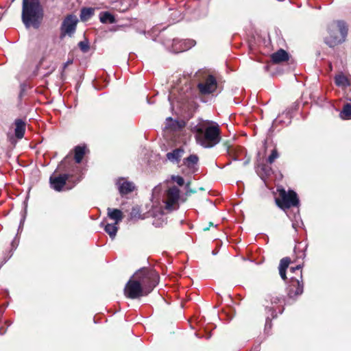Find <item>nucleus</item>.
Listing matches in <instances>:
<instances>
[{
  "label": "nucleus",
  "mask_w": 351,
  "mask_h": 351,
  "mask_svg": "<svg viewBox=\"0 0 351 351\" xmlns=\"http://www.w3.org/2000/svg\"><path fill=\"white\" fill-rule=\"evenodd\" d=\"M183 127V123L177 120H174L171 117L166 119L165 129H169L172 131H176L181 129Z\"/></svg>",
  "instance_id": "nucleus-16"
},
{
  "label": "nucleus",
  "mask_w": 351,
  "mask_h": 351,
  "mask_svg": "<svg viewBox=\"0 0 351 351\" xmlns=\"http://www.w3.org/2000/svg\"><path fill=\"white\" fill-rule=\"evenodd\" d=\"M171 180L176 182L179 186H183L184 184V180L182 177L180 176H171Z\"/></svg>",
  "instance_id": "nucleus-31"
},
{
  "label": "nucleus",
  "mask_w": 351,
  "mask_h": 351,
  "mask_svg": "<svg viewBox=\"0 0 351 351\" xmlns=\"http://www.w3.org/2000/svg\"><path fill=\"white\" fill-rule=\"evenodd\" d=\"M130 217L132 219H139L141 217V212L138 207H134L132 208L131 213H130Z\"/></svg>",
  "instance_id": "nucleus-29"
},
{
  "label": "nucleus",
  "mask_w": 351,
  "mask_h": 351,
  "mask_svg": "<svg viewBox=\"0 0 351 351\" xmlns=\"http://www.w3.org/2000/svg\"><path fill=\"white\" fill-rule=\"evenodd\" d=\"M159 281L158 274L152 269L143 268L136 272L124 288L125 295L130 299H137L148 295Z\"/></svg>",
  "instance_id": "nucleus-1"
},
{
  "label": "nucleus",
  "mask_w": 351,
  "mask_h": 351,
  "mask_svg": "<svg viewBox=\"0 0 351 351\" xmlns=\"http://www.w3.org/2000/svg\"><path fill=\"white\" fill-rule=\"evenodd\" d=\"M183 152L184 151L182 149H176L171 152H168L167 154V158L171 162H178L182 157Z\"/></svg>",
  "instance_id": "nucleus-20"
},
{
  "label": "nucleus",
  "mask_w": 351,
  "mask_h": 351,
  "mask_svg": "<svg viewBox=\"0 0 351 351\" xmlns=\"http://www.w3.org/2000/svg\"><path fill=\"white\" fill-rule=\"evenodd\" d=\"M43 8L40 0H23L21 19L25 27L38 29L43 18Z\"/></svg>",
  "instance_id": "nucleus-2"
},
{
  "label": "nucleus",
  "mask_w": 351,
  "mask_h": 351,
  "mask_svg": "<svg viewBox=\"0 0 351 351\" xmlns=\"http://www.w3.org/2000/svg\"><path fill=\"white\" fill-rule=\"evenodd\" d=\"M282 300V297H278V296L274 297L271 299V303L272 304H278L279 302H281Z\"/></svg>",
  "instance_id": "nucleus-37"
},
{
  "label": "nucleus",
  "mask_w": 351,
  "mask_h": 351,
  "mask_svg": "<svg viewBox=\"0 0 351 351\" xmlns=\"http://www.w3.org/2000/svg\"><path fill=\"white\" fill-rule=\"evenodd\" d=\"M282 310H283V309L280 310V313H282Z\"/></svg>",
  "instance_id": "nucleus-46"
},
{
  "label": "nucleus",
  "mask_w": 351,
  "mask_h": 351,
  "mask_svg": "<svg viewBox=\"0 0 351 351\" xmlns=\"http://www.w3.org/2000/svg\"><path fill=\"white\" fill-rule=\"evenodd\" d=\"M93 10L92 8H89V11H88L89 16H90V14H92V12H93Z\"/></svg>",
  "instance_id": "nucleus-41"
},
{
  "label": "nucleus",
  "mask_w": 351,
  "mask_h": 351,
  "mask_svg": "<svg viewBox=\"0 0 351 351\" xmlns=\"http://www.w3.org/2000/svg\"><path fill=\"white\" fill-rule=\"evenodd\" d=\"M267 318L265 322V328H271V318H275L277 315L276 313V310H274L272 307H267Z\"/></svg>",
  "instance_id": "nucleus-22"
},
{
  "label": "nucleus",
  "mask_w": 351,
  "mask_h": 351,
  "mask_svg": "<svg viewBox=\"0 0 351 351\" xmlns=\"http://www.w3.org/2000/svg\"><path fill=\"white\" fill-rule=\"evenodd\" d=\"M99 19L102 23H113L115 22L114 16L108 12H101Z\"/></svg>",
  "instance_id": "nucleus-25"
},
{
  "label": "nucleus",
  "mask_w": 351,
  "mask_h": 351,
  "mask_svg": "<svg viewBox=\"0 0 351 351\" xmlns=\"http://www.w3.org/2000/svg\"><path fill=\"white\" fill-rule=\"evenodd\" d=\"M197 88L201 94L209 95L216 91L217 82L213 75H209L197 84Z\"/></svg>",
  "instance_id": "nucleus-9"
},
{
  "label": "nucleus",
  "mask_w": 351,
  "mask_h": 351,
  "mask_svg": "<svg viewBox=\"0 0 351 351\" xmlns=\"http://www.w3.org/2000/svg\"><path fill=\"white\" fill-rule=\"evenodd\" d=\"M80 19L83 21L88 19V7H83L81 10Z\"/></svg>",
  "instance_id": "nucleus-34"
},
{
  "label": "nucleus",
  "mask_w": 351,
  "mask_h": 351,
  "mask_svg": "<svg viewBox=\"0 0 351 351\" xmlns=\"http://www.w3.org/2000/svg\"><path fill=\"white\" fill-rule=\"evenodd\" d=\"M279 157L278 153L276 149H273L271 154L268 157L267 161L271 164L274 160Z\"/></svg>",
  "instance_id": "nucleus-30"
},
{
  "label": "nucleus",
  "mask_w": 351,
  "mask_h": 351,
  "mask_svg": "<svg viewBox=\"0 0 351 351\" xmlns=\"http://www.w3.org/2000/svg\"><path fill=\"white\" fill-rule=\"evenodd\" d=\"M164 215V210L162 208V207H154L152 210V215L153 216L155 219L153 221V225L156 227H158L160 225L162 224V223L165 222V220L162 219V222L158 221L156 219V217H159L160 216H162Z\"/></svg>",
  "instance_id": "nucleus-19"
},
{
  "label": "nucleus",
  "mask_w": 351,
  "mask_h": 351,
  "mask_svg": "<svg viewBox=\"0 0 351 351\" xmlns=\"http://www.w3.org/2000/svg\"><path fill=\"white\" fill-rule=\"evenodd\" d=\"M271 60L274 63L278 64L289 60V54L284 49H279L274 53L271 56Z\"/></svg>",
  "instance_id": "nucleus-15"
},
{
  "label": "nucleus",
  "mask_w": 351,
  "mask_h": 351,
  "mask_svg": "<svg viewBox=\"0 0 351 351\" xmlns=\"http://www.w3.org/2000/svg\"><path fill=\"white\" fill-rule=\"evenodd\" d=\"M196 140L202 147H213L220 141V130L217 123L209 126L204 125L196 127Z\"/></svg>",
  "instance_id": "nucleus-3"
},
{
  "label": "nucleus",
  "mask_w": 351,
  "mask_h": 351,
  "mask_svg": "<svg viewBox=\"0 0 351 351\" xmlns=\"http://www.w3.org/2000/svg\"><path fill=\"white\" fill-rule=\"evenodd\" d=\"M328 36L325 38V43L330 47H333L343 43L348 34V27L342 21H334L328 28Z\"/></svg>",
  "instance_id": "nucleus-4"
},
{
  "label": "nucleus",
  "mask_w": 351,
  "mask_h": 351,
  "mask_svg": "<svg viewBox=\"0 0 351 351\" xmlns=\"http://www.w3.org/2000/svg\"><path fill=\"white\" fill-rule=\"evenodd\" d=\"M157 191H158V186H156V187L153 189V193H156Z\"/></svg>",
  "instance_id": "nucleus-42"
},
{
  "label": "nucleus",
  "mask_w": 351,
  "mask_h": 351,
  "mask_svg": "<svg viewBox=\"0 0 351 351\" xmlns=\"http://www.w3.org/2000/svg\"><path fill=\"white\" fill-rule=\"evenodd\" d=\"M180 190L176 186L169 188L165 194L164 203L165 210L168 212L177 210L179 208Z\"/></svg>",
  "instance_id": "nucleus-8"
},
{
  "label": "nucleus",
  "mask_w": 351,
  "mask_h": 351,
  "mask_svg": "<svg viewBox=\"0 0 351 351\" xmlns=\"http://www.w3.org/2000/svg\"><path fill=\"white\" fill-rule=\"evenodd\" d=\"M19 243V239L18 238V235L16 234L13 241L11 243L12 250H15Z\"/></svg>",
  "instance_id": "nucleus-35"
},
{
  "label": "nucleus",
  "mask_w": 351,
  "mask_h": 351,
  "mask_svg": "<svg viewBox=\"0 0 351 351\" xmlns=\"http://www.w3.org/2000/svg\"><path fill=\"white\" fill-rule=\"evenodd\" d=\"M86 145L85 143L83 145H78L74 147V160L75 163L80 164L82 162L86 154Z\"/></svg>",
  "instance_id": "nucleus-14"
},
{
  "label": "nucleus",
  "mask_w": 351,
  "mask_h": 351,
  "mask_svg": "<svg viewBox=\"0 0 351 351\" xmlns=\"http://www.w3.org/2000/svg\"><path fill=\"white\" fill-rule=\"evenodd\" d=\"M6 330H3L2 328H0V335H3L6 333Z\"/></svg>",
  "instance_id": "nucleus-39"
},
{
  "label": "nucleus",
  "mask_w": 351,
  "mask_h": 351,
  "mask_svg": "<svg viewBox=\"0 0 351 351\" xmlns=\"http://www.w3.org/2000/svg\"><path fill=\"white\" fill-rule=\"evenodd\" d=\"M261 171L266 176H269L272 173L271 167L266 165H261Z\"/></svg>",
  "instance_id": "nucleus-33"
},
{
  "label": "nucleus",
  "mask_w": 351,
  "mask_h": 351,
  "mask_svg": "<svg viewBox=\"0 0 351 351\" xmlns=\"http://www.w3.org/2000/svg\"><path fill=\"white\" fill-rule=\"evenodd\" d=\"M196 193V191L195 190H193L192 189L190 188V182H187L186 184V194L187 195H190L192 193Z\"/></svg>",
  "instance_id": "nucleus-36"
},
{
  "label": "nucleus",
  "mask_w": 351,
  "mask_h": 351,
  "mask_svg": "<svg viewBox=\"0 0 351 351\" xmlns=\"http://www.w3.org/2000/svg\"><path fill=\"white\" fill-rule=\"evenodd\" d=\"M335 84L341 88H345L349 86V82L347 77L343 74H339L335 77Z\"/></svg>",
  "instance_id": "nucleus-23"
},
{
  "label": "nucleus",
  "mask_w": 351,
  "mask_h": 351,
  "mask_svg": "<svg viewBox=\"0 0 351 351\" xmlns=\"http://www.w3.org/2000/svg\"><path fill=\"white\" fill-rule=\"evenodd\" d=\"M301 268L300 265L290 268V273L295 274V276H291L290 277L289 284L287 287V295L289 298L293 301H295L299 295H302L304 291Z\"/></svg>",
  "instance_id": "nucleus-5"
},
{
  "label": "nucleus",
  "mask_w": 351,
  "mask_h": 351,
  "mask_svg": "<svg viewBox=\"0 0 351 351\" xmlns=\"http://www.w3.org/2000/svg\"><path fill=\"white\" fill-rule=\"evenodd\" d=\"M71 158L69 156H66L64 160L62 161L61 164L62 165H65L69 160H70Z\"/></svg>",
  "instance_id": "nucleus-38"
},
{
  "label": "nucleus",
  "mask_w": 351,
  "mask_h": 351,
  "mask_svg": "<svg viewBox=\"0 0 351 351\" xmlns=\"http://www.w3.org/2000/svg\"><path fill=\"white\" fill-rule=\"evenodd\" d=\"M78 46L80 47V48L81 49V50L83 52H84V53L87 52L88 51V40H87V38L85 37L84 40L81 41L78 43Z\"/></svg>",
  "instance_id": "nucleus-32"
},
{
  "label": "nucleus",
  "mask_w": 351,
  "mask_h": 351,
  "mask_svg": "<svg viewBox=\"0 0 351 351\" xmlns=\"http://www.w3.org/2000/svg\"><path fill=\"white\" fill-rule=\"evenodd\" d=\"M5 324H7L8 326H10L12 324V322L7 320L5 321Z\"/></svg>",
  "instance_id": "nucleus-40"
},
{
  "label": "nucleus",
  "mask_w": 351,
  "mask_h": 351,
  "mask_svg": "<svg viewBox=\"0 0 351 351\" xmlns=\"http://www.w3.org/2000/svg\"><path fill=\"white\" fill-rule=\"evenodd\" d=\"M116 185L121 195H127L132 192L135 186L133 182L128 181L125 178H119L116 181Z\"/></svg>",
  "instance_id": "nucleus-11"
},
{
  "label": "nucleus",
  "mask_w": 351,
  "mask_h": 351,
  "mask_svg": "<svg viewBox=\"0 0 351 351\" xmlns=\"http://www.w3.org/2000/svg\"><path fill=\"white\" fill-rule=\"evenodd\" d=\"M74 171V170H73ZM77 172H73L71 174L63 173L58 176H51L49 178V184L51 189L56 191H61L66 183L67 180L71 176L77 175Z\"/></svg>",
  "instance_id": "nucleus-10"
},
{
  "label": "nucleus",
  "mask_w": 351,
  "mask_h": 351,
  "mask_svg": "<svg viewBox=\"0 0 351 351\" xmlns=\"http://www.w3.org/2000/svg\"><path fill=\"white\" fill-rule=\"evenodd\" d=\"M291 262V260L288 257L283 258L280 260L278 269H279V274L282 279L285 280L287 278L286 276V270L289 267V265Z\"/></svg>",
  "instance_id": "nucleus-17"
},
{
  "label": "nucleus",
  "mask_w": 351,
  "mask_h": 351,
  "mask_svg": "<svg viewBox=\"0 0 351 351\" xmlns=\"http://www.w3.org/2000/svg\"><path fill=\"white\" fill-rule=\"evenodd\" d=\"M172 96H173V93H171V95H169V96L168 99H169V101L170 102H171V97H172Z\"/></svg>",
  "instance_id": "nucleus-43"
},
{
  "label": "nucleus",
  "mask_w": 351,
  "mask_h": 351,
  "mask_svg": "<svg viewBox=\"0 0 351 351\" xmlns=\"http://www.w3.org/2000/svg\"><path fill=\"white\" fill-rule=\"evenodd\" d=\"M26 213H27V210H26V208H25L23 212L22 213V215H21V219L20 220V223H19L17 234H16L17 235L19 233H21L23 230V225H24V223H25V221L26 219Z\"/></svg>",
  "instance_id": "nucleus-27"
},
{
  "label": "nucleus",
  "mask_w": 351,
  "mask_h": 351,
  "mask_svg": "<svg viewBox=\"0 0 351 351\" xmlns=\"http://www.w3.org/2000/svg\"><path fill=\"white\" fill-rule=\"evenodd\" d=\"M172 47H173L172 51L173 52L179 53V52L189 49L191 47V46H186L185 45L184 41L180 40L178 39H173Z\"/></svg>",
  "instance_id": "nucleus-18"
},
{
  "label": "nucleus",
  "mask_w": 351,
  "mask_h": 351,
  "mask_svg": "<svg viewBox=\"0 0 351 351\" xmlns=\"http://www.w3.org/2000/svg\"><path fill=\"white\" fill-rule=\"evenodd\" d=\"M280 199H276V203L278 207L285 210L292 206L299 205V199L296 193L292 190L287 191L283 188L277 189Z\"/></svg>",
  "instance_id": "nucleus-6"
},
{
  "label": "nucleus",
  "mask_w": 351,
  "mask_h": 351,
  "mask_svg": "<svg viewBox=\"0 0 351 351\" xmlns=\"http://www.w3.org/2000/svg\"><path fill=\"white\" fill-rule=\"evenodd\" d=\"M209 230V227H207V228H204V230L206 231V230Z\"/></svg>",
  "instance_id": "nucleus-44"
},
{
  "label": "nucleus",
  "mask_w": 351,
  "mask_h": 351,
  "mask_svg": "<svg viewBox=\"0 0 351 351\" xmlns=\"http://www.w3.org/2000/svg\"><path fill=\"white\" fill-rule=\"evenodd\" d=\"M104 230L108 234L112 239H114L118 231V223H107L104 227Z\"/></svg>",
  "instance_id": "nucleus-21"
},
{
  "label": "nucleus",
  "mask_w": 351,
  "mask_h": 351,
  "mask_svg": "<svg viewBox=\"0 0 351 351\" xmlns=\"http://www.w3.org/2000/svg\"><path fill=\"white\" fill-rule=\"evenodd\" d=\"M108 217L114 221V223H119L123 219V214L122 211L117 208H108L107 209Z\"/></svg>",
  "instance_id": "nucleus-13"
},
{
  "label": "nucleus",
  "mask_w": 351,
  "mask_h": 351,
  "mask_svg": "<svg viewBox=\"0 0 351 351\" xmlns=\"http://www.w3.org/2000/svg\"><path fill=\"white\" fill-rule=\"evenodd\" d=\"M71 62H72V61H68V62L65 64V66H66V64H68L71 63Z\"/></svg>",
  "instance_id": "nucleus-45"
},
{
  "label": "nucleus",
  "mask_w": 351,
  "mask_h": 351,
  "mask_svg": "<svg viewBox=\"0 0 351 351\" xmlns=\"http://www.w3.org/2000/svg\"><path fill=\"white\" fill-rule=\"evenodd\" d=\"M198 162V157L196 155H190L185 159L184 164L189 168H193Z\"/></svg>",
  "instance_id": "nucleus-26"
},
{
  "label": "nucleus",
  "mask_w": 351,
  "mask_h": 351,
  "mask_svg": "<svg viewBox=\"0 0 351 351\" xmlns=\"http://www.w3.org/2000/svg\"><path fill=\"white\" fill-rule=\"evenodd\" d=\"M340 117L344 120L351 119V104L347 103L343 106Z\"/></svg>",
  "instance_id": "nucleus-24"
},
{
  "label": "nucleus",
  "mask_w": 351,
  "mask_h": 351,
  "mask_svg": "<svg viewBox=\"0 0 351 351\" xmlns=\"http://www.w3.org/2000/svg\"><path fill=\"white\" fill-rule=\"evenodd\" d=\"M14 134L16 137L19 139L23 138L25 132V122L21 119H16L14 121Z\"/></svg>",
  "instance_id": "nucleus-12"
},
{
  "label": "nucleus",
  "mask_w": 351,
  "mask_h": 351,
  "mask_svg": "<svg viewBox=\"0 0 351 351\" xmlns=\"http://www.w3.org/2000/svg\"><path fill=\"white\" fill-rule=\"evenodd\" d=\"M78 19L75 15H67L62 22L60 26V38L63 39L68 36L72 37L76 30Z\"/></svg>",
  "instance_id": "nucleus-7"
},
{
  "label": "nucleus",
  "mask_w": 351,
  "mask_h": 351,
  "mask_svg": "<svg viewBox=\"0 0 351 351\" xmlns=\"http://www.w3.org/2000/svg\"><path fill=\"white\" fill-rule=\"evenodd\" d=\"M291 220L293 221L292 227H293V228H294L296 230L298 227L300 226V223H302L301 218H300L299 213L295 214L294 217H293V219H291Z\"/></svg>",
  "instance_id": "nucleus-28"
}]
</instances>
